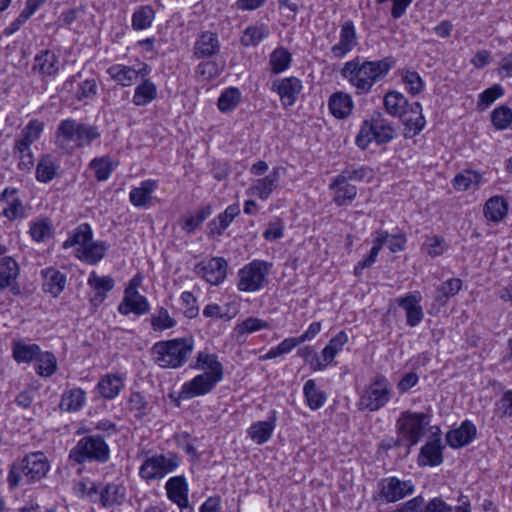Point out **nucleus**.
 <instances>
[{
  "label": "nucleus",
  "mask_w": 512,
  "mask_h": 512,
  "mask_svg": "<svg viewBox=\"0 0 512 512\" xmlns=\"http://www.w3.org/2000/svg\"><path fill=\"white\" fill-rule=\"evenodd\" d=\"M395 65L396 59L393 56H387L380 60H367L356 56L343 64L340 75L354 88L356 95H367L376 83L389 74Z\"/></svg>",
  "instance_id": "f257e3e1"
},
{
  "label": "nucleus",
  "mask_w": 512,
  "mask_h": 512,
  "mask_svg": "<svg viewBox=\"0 0 512 512\" xmlns=\"http://www.w3.org/2000/svg\"><path fill=\"white\" fill-rule=\"evenodd\" d=\"M101 138L96 125H91L73 118L62 120L55 132V145L63 154H73L75 150L90 147Z\"/></svg>",
  "instance_id": "f03ea898"
},
{
  "label": "nucleus",
  "mask_w": 512,
  "mask_h": 512,
  "mask_svg": "<svg viewBox=\"0 0 512 512\" xmlns=\"http://www.w3.org/2000/svg\"><path fill=\"white\" fill-rule=\"evenodd\" d=\"M194 350L192 337L161 340L151 347V356L155 364L163 369L182 367Z\"/></svg>",
  "instance_id": "7ed1b4c3"
},
{
  "label": "nucleus",
  "mask_w": 512,
  "mask_h": 512,
  "mask_svg": "<svg viewBox=\"0 0 512 512\" xmlns=\"http://www.w3.org/2000/svg\"><path fill=\"white\" fill-rule=\"evenodd\" d=\"M50 469L48 458L43 452H31L11 465L7 481L10 489H16L23 481L27 484L43 479Z\"/></svg>",
  "instance_id": "20e7f679"
},
{
  "label": "nucleus",
  "mask_w": 512,
  "mask_h": 512,
  "mask_svg": "<svg viewBox=\"0 0 512 512\" xmlns=\"http://www.w3.org/2000/svg\"><path fill=\"white\" fill-rule=\"evenodd\" d=\"M110 459V448L101 435H87L73 446L68 454L72 466L85 463L104 464Z\"/></svg>",
  "instance_id": "39448f33"
},
{
  "label": "nucleus",
  "mask_w": 512,
  "mask_h": 512,
  "mask_svg": "<svg viewBox=\"0 0 512 512\" xmlns=\"http://www.w3.org/2000/svg\"><path fill=\"white\" fill-rule=\"evenodd\" d=\"M396 136L394 126L384 118L381 112H374L371 118L364 120L356 136V145L365 150L372 141L378 145L391 142Z\"/></svg>",
  "instance_id": "423d86ee"
},
{
  "label": "nucleus",
  "mask_w": 512,
  "mask_h": 512,
  "mask_svg": "<svg viewBox=\"0 0 512 512\" xmlns=\"http://www.w3.org/2000/svg\"><path fill=\"white\" fill-rule=\"evenodd\" d=\"M392 396V384L386 376L378 374L363 389L357 406L359 410L376 412L385 407Z\"/></svg>",
  "instance_id": "0eeeda50"
},
{
  "label": "nucleus",
  "mask_w": 512,
  "mask_h": 512,
  "mask_svg": "<svg viewBox=\"0 0 512 512\" xmlns=\"http://www.w3.org/2000/svg\"><path fill=\"white\" fill-rule=\"evenodd\" d=\"M373 246L369 254L360 260L354 267L355 276L362 275L364 269L371 267L375 262L384 244L387 243L391 252L403 251L407 242L403 232L390 235L387 231L378 229L374 233Z\"/></svg>",
  "instance_id": "6e6552de"
},
{
  "label": "nucleus",
  "mask_w": 512,
  "mask_h": 512,
  "mask_svg": "<svg viewBox=\"0 0 512 512\" xmlns=\"http://www.w3.org/2000/svg\"><path fill=\"white\" fill-rule=\"evenodd\" d=\"M181 457L172 451L154 454L144 459L139 475L145 481L160 480L174 472L181 464Z\"/></svg>",
  "instance_id": "1a4fd4ad"
},
{
  "label": "nucleus",
  "mask_w": 512,
  "mask_h": 512,
  "mask_svg": "<svg viewBox=\"0 0 512 512\" xmlns=\"http://www.w3.org/2000/svg\"><path fill=\"white\" fill-rule=\"evenodd\" d=\"M272 263L264 260H253L238 272L237 288L243 292H256L267 284V277Z\"/></svg>",
  "instance_id": "9d476101"
},
{
  "label": "nucleus",
  "mask_w": 512,
  "mask_h": 512,
  "mask_svg": "<svg viewBox=\"0 0 512 512\" xmlns=\"http://www.w3.org/2000/svg\"><path fill=\"white\" fill-rule=\"evenodd\" d=\"M429 422L430 416L428 414L407 410L400 414L396 422V429L409 442L408 448H410L422 439Z\"/></svg>",
  "instance_id": "9b49d317"
},
{
  "label": "nucleus",
  "mask_w": 512,
  "mask_h": 512,
  "mask_svg": "<svg viewBox=\"0 0 512 512\" xmlns=\"http://www.w3.org/2000/svg\"><path fill=\"white\" fill-rule=\"evenodd\" d=\"M151 67L147 63H139L138 66H128L123 64H113L107 68L106 73L110 78L122 87L134 85L138 79L150 75Z\"/></svg>",
  "instance_id": "f8f14e48"
},
{
  "label": "nucleus",
  "mask_w": 512,
  "mask_h": 512,
  "mask_svg": "<svg viewBox=\"0 0 512 512\" xmlns=\"http://www.w3.org/2000/svg\"><path fill=\"white\" fill-rule=\"evenodd\" d=\"M222 379L223 377L207 373L198 374L182 385L179 397L181 399H191L209 394Z\"/></svg>",
  "instance_id": "ddd939ff"
},
{
  "label": "nucleus",
  "mask_w": 512,
  "mask_h": 512,
  "mask_svg": "<svg viewBox=\"0 0 512 512\" xmlns=\"http://www.w3.org/2000/svg\"><path fill=\"white\" fill-rule=\"evenodd\" d=\"M379 485L380 496L388 503H394L412 495L415 490L411 480H400L394 476L382 479Z\"/></svg>",
  "instance_id": "4468645a"
},
{
  "label": "nucleus",
  "mask_w": 512,
  "mask_h": 512,
  "mask_svg": "<svg viewBox=\"0 0 512 512\" xmlns=\"http://www.w3.org/2000/svg\"><path fill=\"white\" fill-rule=\"evenodd\" d=\"M359 43L355 24L352 20L343 22L340 26L339 41L330 51L334 58L342 59L349 54Z\"/></svg>",
  "instance_id": "2eb2a0df"
},
{
  "label": "nucleus",
  "mask_w": 512,
  "mask_h": 512,
  "mask_svg": "<svg viewBox=\"0 0 512 512\" xmlns=\"http://www.w3.org/2000/svg\"><path fill=\"white\" fill-rule=\"evenodd\" d=\"M302 88V81L294 76L276 79L271 86V90L279 95L284 107H291L296 103Z\"/></svg>",
  "instance_id": "dca6fc26"
},
{
  "label": "nucleus",
  "mask_w": 512,
  "mask_h": 512,
  "mask_svg": "<svg viewBox=\"0 0 512 512\" xmlns=\"http://www.w3.org/2000/svg\"><path fill=\"white\" fill-rule=\"evenodd\" d=\"M421 301L422 295L419 291L410 292L396 300L398 306L405 311L406 324L410 327L417 326L424 318Z\"/></svg>",
  "instance_id": "f3484780"
},
{
  "label": "nucleus",
  "mask_w": 512,
  "mask_h": 512,
  "mask_svg": "<svg viewBox=\"0 0 512 512\" xmlns=\"http://www.w3.org/2000/svg\"><path fill=\"white\" fill-rule=\"evenodd\" d=\"M227 262L222 257H213L208 262L195 265L194 271L212 285H218L226 278Z\"/></svg>",
  "instance_id": "a211bd4d"
},
{
  "label": "nucleus",
  "mask_w": 512,
  "mask_h": 512,
  "mask_svg": "<svg viewBox=\"0 0 512 512\" xmlns=\"http://www.w3.org/2000/svg\"><path fill=\"white\" fill-rule=\"evenodd\" d=\"M167 497L178 505L181 512H192L188 501V484L184 476L171 477L165 485Z\"/></svg>",
  "instance_id": "6ab92c4d"
},
{
  "label": "nucleus",
  "mask_w": 512,
  "mask_h": 512,
  "mask_svg": "<svg viewBox=\"0 0 512 512\" xmlns=\"http://www.w3.org/2000/svg\"><path fill=\"white\" fill-rule=\"evenodd\" d=\"M150 305L147 298L141 295L135 287L129 286L125 289V295L122 302L118 306V311L122 315L134 313L143 315L148 313Z\"/></svg>",
  "instance_id": "aec40b11"
},
{
  "label": "nucleus",
  "mask_w": 512,
  "mask_h": 512,
  "mask_svg": "<svg viewBox=\"0 0 512 512\" xmlns=\"http://www.w3.org/2000/svg\"><path fill=\"white\" fill-rule=\"evenodd\" d=\"M220 52V40L217 33L211 31L202 32L193 46V56L196 59L213 58Z\"/></svg>",
  "instance_id": "412c9836"
},
{
  "label": "nucleus",
  "mask_w": 512,
  "mask_h": 512,
  "mask_svg": "<svg viewBox=\"0 0 512 512\" xmlns=\"http://www.w3.org/2000/svg\"><path fill=\"white\" fill-rule=\"evenodd\" d=\"M42 278V291L57 298L65 289L67 276L55 267H47L40 272Z\"/></svg>",
  "instance_id": "4be33fe9"
},
{
  "label": "nucleus",
  "mask_w": 512,
  "mask_h": 512,
  "mask_svg": "<svg viewBox=\"0 0 512 512\" xmlns=\"http://www.w3.org/2000/svg\"><path fill=\"white\" fill-rule=\"evenodd\" d=\"M277 422V411L271 410L268 413L267 420L257 421L247 429L248 437L258 445L268 442L274 432Z\"/></svg>",
  "instance_id": "5701e85b"
},
{
  "label": "nucleus",
  "mask_w": 512,
  "mask_h": 512,
  "mask_svg": "<svg viewBox=\"0 0 512 512\" xmlns=\"http://www.w3.org/2000/svg\"><path fill=\"white\" fill-rule=\"evenodd\" d=\"M329 190L332 194L333 203L338 207L352 204L358 193V189L355 185L337 176L329 184Z\"/></svg>",
  "instance_id": "b1692460"
},
{
  "label": "nucleus",
  "mask_w": 512,
  "mask_h": 512,
  "mask_svg": "<svg viewBox=\"0 0 512 512\" xmlns=\"http://www.w3.org/2000/svg\"><path fill=\"white\" fill-rule=\"evenodd\" d=\"M0 202L6 204V207L2 211V215L10 221L25 217V207L18 196L17 188L6 187L0 195Z\"/></svg>",
  "instance_id": "393cba45"
},
{
  "label": "nucleus",
  "mask_w": 512,
  "mask_h": 512,
  "mask_svg": "<svg viewBox=\"0 0 512 512\" xmlns=\"http://www.w3.org/2000/svg\"><path fill=\"white\" fill-rule=\"evenodd\" d=\"M477 436L475 424L470 420H464L456 429H451L446 434L447 444L458 449L470 444Z\"/></svg>",
  "instance_id": "a878e982"
},
{
  "label": "nucleus",
  "mask_w": 512,
  "mask_h": 512,
  "mask_svg": "<svg viewBox=\"0 0 512 512\" xmlns=\"http://www.w3.org/2000/svg\"><path fill=\"white\" fill-rule=\"evenodd\" d=\"M32 71L38 72L43 78H54L59 72V57L49 49L41 50L34 57Z\"/></svg>",
  "instance_id": "bb28decb"
},
{
  "label": "nucleus",
  "mask_w": 512,
  "mask_h": 512,
  "mask_svg": "<svg viewBox=\"0 0 512 512\" xmlns=\"http://www.w3.org/2000/svg\"><path fill=\"white\" fill-rule=\"evenodd\" d=\"M443 449L441 438L428 441L420 448L417 463L420 467L425 466H439L443 463Z\"/></svg>",
  "instance_id": "cd10ccee"
},
{
  "label": "nucleus",
  "mask_w": 512,
  "mask_h": 512,
  "mask_svg": "<svg viewBox=\"0 0 512 512\" xmlns=\"http://www.w3.org/2000/svg\"><path fill=\"white\" fill-rule=\"evenodd\" d=\"M87 283L94 291L90 299L94 306L100 305L106 299L107 293L115 285L114 279L111 276H99L95 271L90 273Z\"/></svg>",
  "instance_id": "c85d7f7f"
},
{
  "label": "nucleus",
  "mask_w": 512,
  "mask_h": 512,
  "mask_svg": "<svg viewBox=\"0 0 512 512\" xmlns=\"http://www.w3.org/2000/svg\"><path fill=\"white\" fill-rule=\"evenodd\" d=\"M328 108L335 118L346 119L353 111L354 102L350 94L336 91L329 97Z\"/></svg>",
  "instance_id": "c756f323"
},
{
  "label": "nucleus",
  "mask_w": 512,
  "mask_h": 512,
  "mask_svg": "<svg viewBox=\"0 0 512 512\" xmlns=\"http://www.w3.org/2000/svg\"><path fill=\"white\" fill-rule=\"evenodd\" d=\"M405 125V138H413L425 127L426 120L422 114V106L419 102H413L409 106L408 114L403 116Z\"/></svg>",
  "instance_id": "7c9ffc66"
},
{
  "label": "nucleus",
  "mask_w": 512,
  "mask_h": 512,
  "mask_svg": "<svg viewBox=\"0 0 512 512\" xmlns=\"http://www.w3.org/2000/svg\"><path fill=\"white\" fill-rule=\"evenodd\" d=\"M124 386L125 382L122 375L109 373L99 379L96 388L104 399L112 400L121 393Z\"/></svg>",
  "instance_id": "2f4dec72"
},
{
  "label": "nucleus",
  "mask_w": 512,
  "mask_h": 512,
  "mask_svg": "<svg viewBox=\"0 0 512 512\" xmlns=\"http://www.w3.org/2000/svg\"><path fill=\"white\" fill-rule=\"evenodd\" d=\"M158 182L147 179L141 182L139 187H133L129 193V200L137 208L147 207L152 200V194L157 189Z\"/></svg>",
  "instance_id": "473e14b6"
},
{
  "label": "nucleus",
  "mask_w": 512,
  "mask_h": 512,
  "mask_svg": "<svg viewBox=\"0 0 512 512\" xmlns=\"http://www.w3.org/2000/svg\"><path fill=\"white\" fill-rule=\"evenodd\" d=\"M383 104L388 114L402 118L408 114L411 103L401 92L391 90L385 94Z\"/></svg>",
  "instance_id": "72a5a7b5"
},
{
  "label": "nucleus",
  "mask_w": 512,
  "mask_h": 512,
  "mask_svg": "<svg viewBox=\"0 0 512 512\" xmlns=\"http://www.w3.org/2000/svg\"><path fill=\"white\" fill-rule=\"evenodd\" d=\"M141 82L134 89L132 102L137 107L147 106L157 98V86L147 77L140 78Z\"/></svg>",
  "instance_id": "f704fd0d"
},
{
  "label": "nucleus",
  "mask_w": 512,
  "mask_h": 512,
  "mask_svg": "<svg viewBox=\"0 0 512 512\" xmlns=\"http://www.w3.org/2000/svg\"><path fill=\"white\" fill-rule=\"evenodd\" d=\"M509 204L503 196L495 195L490 197L483 208L487 220L499 223L508 214Z\"/></svg>",
  "instance_id": "c9c22d12"
},
{
  "label": "nucleus",
  "mask_w": 512,
  "mask_h": 512,
  "mask_svg": "<svg viewBox=\"0 0 512 512\" xmlns=\"http://www.w3.org/2000/svg\"><path fill=\"white\" fill-rule=\"evenodd\" d=\"M240 214L238 204L229 205L217 218L208 223L209 234L220 236L229 227L232 221Z\"/></svg>",
  "instance_id": "e433bc0d"
},
{
  "label": "nucleus",
  "mask_w": 512,
  "mask_h": 512,
  "mask_svg": "<svg viewBox=\"0 0 512 512\" xmlns=\"http://www.w3.org/2000/svg\"><path fill=\"white\" fill-rule=\"evenodd\" d=\"M85 403L86 392L80 387H75L62 394L59 408L61 411L74 413L80 411Z\"/></svg>",
  "instance_id": "4c0bfd02"
},
{
  "label": "nucleus",
  "mask_w": 512,
  "mask_h": 512,
  "mask_svg": "<svg viewBox=\"0 0 512 512\" xmlns=\"http://www.w3.org/2000/svg\"><path fill=\"white\" fill-rule=\"evenodd\" d=\"M190 368L195 370H208L204 373L211 374L214 376H224L223 366L218 361V357L215 354H210L204 351H200L197 355L194 364L190 365Z\"/></svg>",
  "instance_id": "58836bf2"
},
{
  "label": "nucleus",
  "mask_w": 512,
  "mask_h": 512,
  "mask_svg": "<svg viewBox=\"0 0 512 512\" xmlns=\"http://www.w3.org/2000/svg\"><path fill=\"white\" fill-rule=\"evenodd\" d=\"M59 168V162L56 157L51 154H44L40 157L36 166V179L41 183L52 181Z\"/></svg>",
  "instance_id": "ea45409f"
},
{
  "label": "nucleus",
  "mask_w": 512,
  "mask_h": 512,
  "mask_svg": "<svg viewBox=\"0 0 512 512\" xmlns=\"http://www.w3.org/2000/svg\"><path fill=\"white\" fill-rule=\"evenodd\" d=\"M278 181L279 169L274 168L267 176L257 179L250 190L260 199L266 200L276 188Z\"/></svg>",
  "instance_id": "a19ab883"
},
{
  "label": "nucleus",
  "mask_w": 512,
  "mask_h": 512,
  "mask_svg": "<svg viewBox=\"0 0 512 512\" xmlns=\"http://www.w3.org/2000/svg\"><path fill=\"white\" fill-rule=\"evenodd\" d=\"M125 498V488L116 483H108L100 489L99 503L103 507L120 505Z\"/></svg>",
  "instance_id": "79ce46f5"
},
{
  "label": "nucleus",
  "mask_w": 512,
  "mask_h": 512,
  "mask_svg": "<svg viewBox=\"0 0 512 512\" xmlns=\"http://www.w3.org/2000/svg\"><path fill=\"white\" fill-rule=\"evenodd\" d=\"M149 403L145 396L138 391H132L126 401V410L141 421L149 412Z\"/></svg>",
  "instance_id": "37998d69"
},
{
  "label": "nucleus",
  "mask_w": 512,
  "mask_h": 512,
  "mask_svg": "<svg viewBox=\"0 0 512 512\" xmlns=\"http://www.w3.org/2000/svg\"><path fill=\"white\" fill-rule=\"evenodd\" d=\"M107 249L108 245L106 244V242H93L91 240L83 247V249L81 250L82 255L79 258L90 265H96L104 258Z\"/></svg>",
  "instance_id": "c03bdc74"
},
{
  "label": "nucleus",
  "mask_w": 512,
  "mask_h": 512,
  "mask_svg": "<svg viewBox=\"0 0 512 512\" xmlns=\"http://www.w3.org/2000/svg\"><path fill=\"white\" fill-rule=\"evenodd\" d=\"M12 352L18 363H31L35 362L41 353V348L37 344H26L18 341L13 343Z\"/></svg>",
  "instance_id": "a18cd8bd"
},
{
  "label": "nucleus",
  "mask_w": 512,
  "mask_h": 512,
  "mask_svg": "<svg viewBox=\"0 0 512 512\" xmlns=\"http://www.w3.org/2000/svg\"><path fill=\"white\" fill-rule=\"evenodd\" d=\"M44 130V123L38 119L30 120L26 126L21 130V133L15 139L16 143H20L23 146L32 145L34 142L40 139Z\"/></svg>",
  "instance_id": "49530a36"
},
{
  "label": "nucleus",
  "mask_w": 512,
  "mask_h": 512,
  "mask_svg": "<svg viewBox=\"0 0 512 512\" xmlns=\"http://www.w3.org/2000/svg\"><path fill=\"white\" fill-rule=\"evenodd\" d=\"M93 232L91 226L88 223H82L76 227L67 240L63 243V248L68 249L70 247L79 245V251L92 240Z\"/></svg>",
  "instance_id": "de8ad7c7"
},
{
  "label": "nucleus",
  "mask_w": 512,
  "mask_h": 512,
  "mask_svg": "<svg viewBox=\"0 0 512 512\" xmlns=\"http://www.w3.org/2000/svg\"><path fill=\"white\" fill-rule=\"evenodd\" d=\"M34 369L40 377H51L58 369L55 355L50 351H41L35 360Z\"/></svg>",
  "instance_id": "09e8293b"
},
{
  "label": "nucleus",
  "mask_w": 512,
  "mask_h": 512,
  "mask_svg": "<svg viewBox=\"0 0 512 512\" xmlns=\"http://www.w3.org/2000/svg\"><path fill=\"white\" fill-rule=\"evenodd\" d=\"M482 182V175L472 170H465L462 173L457 174L452 181L453 187L458 191L477 189Z\"/></svg>",
  "instance_id": "8fccbe9b"
},
{
  "label": "nucleus",
  "mask_w": 512,
  "mask_h": 512,
  "mask_svg": "<svg viewBox=\"0 0 512 512\" xmlns=\"http://www.w3.org/2000/svg\"><path fill=\"white\" fill-rule=\"evenodd\" d=\"M303 394L311 410L321 408L327 400V394L317 388L316 382L313 379L306 381L303 387Z\"/></svg>",
  "instance_id": "3c124183"
},
{
  "label": "nucleus",
  "mask_w": 512,
  "mask_h": 512,
  "mask_svg": "<svg viewBox=\"0 0 512 512\" xmlns=\"http://www.w3.org/2000/svg\"><path fill=\"white\" fill-rule=\"evenodd\" d=\"M20 267L18 262L11 256H4L0 259V280L10 287L18 278Z\"/></svg>",
  "instance_id": "603ef678"
},
{
  "label": "nucleus",
  "mask_w": 512,
  "mask_h": 512,
  "mask_svg": "<svg viewBox=\"0 0 512 512\" xmlns=\"http://www.w3.org/2000/svg\"><path fill=\"white\" fill-rule=\"evenodd\" d=\"M269 36V28L265 24L248 26L241 37V44L245 47L257 46Z\"/></svg>",
  "instance_id": "864d4df0"
},
{
  "label": "nucleus",
  "mask_w": 512,
  "mask_h": 512,
  "mask_svg": "<svg viewBox=\"0 0 512 512\" xmlns=\"http://www.w3.org/2000/svg\"><path fill=\"white\" fill-rule=\"evenodd\" d=\"M462 288V280L451 278L443 282L437 289L435 301L441 306L446 305L448 300L459 293Z\"/></svg>",
  "instance_id": "5fc2aeb1"
},
{
  "label": "nucleus",
  "mask_w": 512,
  "mask_h": 512,
  "mask_svg": "<svg viewBox=\"0 0 512 512\" xmlns=\"http://www.w3.org/2000/svg\"><path fill=\"white\" fill-rule=\"evenodd\" d=\"M155 19V11L150 5H143L137 8L131 20V26L134 30H144L152 25Z\"/></svg>",
  "instance_id": "6e6d98bb"
},
{
  "label": "nucleus",
  "mask_w": 512,
  "mask_h": 512,
  "mask_svg": "<svg viewBox=\"0 0 512 512\" xmlns=\"http://www.w3.org/2000/svg\"><path fill=\"white\" fill-rule=\"evenodd\" d=\"M399 75L409 94L415 96L424 90V81L418 72L404 68L399 70Z\"/></svg>",
  "instance_id": "4d7b16f0"
},
{
  "label": "nucleus",
  "mask_w": 512,
  "mask_h": 512,
  "mask_svg": "<svg viewBox=\"0 0 512 512\" xmlns=\"http://www.w3.org/2000/svg\"><path fill=\"white\" fill-rule=\"evenodd\" d=\"M337 177L343 179L344 181H369L373 177V171L369 167L365 165H349L346 166L338 175Z\"/></svg>",
  "instance_id": "13d9d810"
},
{
  "label": "nucleus",
  "mask_w": 512,
  "mask_h": 512,
  "mask_svg": "<svg viewBox=\"0 0 512 512\" xmlns=\"http://www.w3.org/2000/svg\"><path fill=\"white\" fill-rule=\"evenodd\" d=\"M292 61L291 53L283 47L276 48L271 54L269 64L273 74H279L289 68Z\"/></svg>",
  "instance_id": "bf43d9fd"
},
{
  "label": "nucleus",
  "mask_w": 512,
  "mask_h": 512,
  "mask_svg": "<svg viewBox=\"0 0 512 512\" xmlns=\"http://www.w3.org/2000/svg\"><path fill=\"white\" fill-rule=\"evenodd\" d=\"M241 100V92L236 87H229L225 89L218 98V109L227 113L234 110Z\"/></svg>",
  "instance_id": "052dcab7"
},
{
  "label": "nucleus",
  "mask_w": 512,
  "mask_h": 512,
  "mask_svg": "<svg viewBox=\"0 0 512 512\" xmlns=\"http://www.w3.org/2000/svg\"><path fill=\"white\" fill-rule=\"evenodd\" d=\"M89 167L94 171L95 178L98 181L108 180L114 170L113 163L109 156L94 158L90 162Z\"/></svg>",
  "instance_id": "680f3d73"
},
{
  "label": "nucleus",
  "mask_w": 512,
  "mask_h": 512,
  "mask_svg": "<svg viewBox=\"0 0 512 512\" xmlns=\"http://www.w3.org/2000/svg\"><path fill=\"white\" fill-rule=\"evenodd\" d=\"M13 155L19 159L17 167L20 171H29L34 166V155L30 145L23 146L14 142Z\"/></svg>",
  "instance_id": "e2e57ef3"
},
{
  "label": "nucleus",
  "mask_w": 512,
  "mask_h": 512,
  "mask_svg": "<svg viewBox=\"0 0 512 512\" xmlns=\"http://www.w3.org/2000/svg\"><path fill=\"white\" fill-rule=\"evenodd\" d=\"M212 208L210 205H205L198 209L195 215L189 216L185 219L182 229L187 233H192L195 229L200 227L202 223L211 215Z\"/></svg>",
  "instance_id": "0e129e2a"
},
{
  "label": "nucleus",
  "mask_w": 512,
  "mask_h": 512,
  "mask_svg": "<svg viewBox=\"0 0 512 512\" xmlns=\"http://www.w3.org/2000/svg\"><path fill=\"white\" fill-rule=\"evenodd\" d=\"M151 326L154 331H163L173 328L176 320L169 315L166 308L160 307L156 313L151 316Z\"/></svg>",
  "instance_id": "69168bd1"
},
{
  "label": "nucleus",
  "mask_w": 512,
  "mask_h": 512,
  "mask_svg": "<svg viewBox=\"0 0 512 512\" xmlns=\"http://www.w3.org/2000/svg\"><path fill=\"white\" fill-rule=\"evenodd\" d=\"M224 65L219 64L215 60L200 62L196 67V74L204 80H212L218 77L223 71Z\"/></svg>",
  "instance_id": "338daca9"
},
{
  "label": "nucleus",
  "mask_w": 512,
  "mask_h": 512,
  "mask_svg": "<svg viewBox=\"0 0 512 512\" xmlns=\"http://www.w3.org/2000/svg\"><path fill=\"white\" fill-rule=\"evenodd\" d=\"M491 121L498 130L507 129L512 123V110L504 105L495 108L491 113Z\"/></svg>",
  "instance_id": "774afa93"
}]
</instances>
